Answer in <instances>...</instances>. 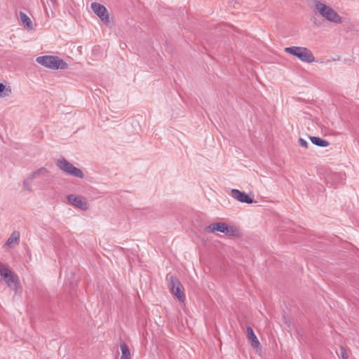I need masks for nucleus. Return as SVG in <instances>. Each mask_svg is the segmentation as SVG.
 I'll return each instance as SVG.
<instances>
[{"label":"nucleus","mask_w":359,"mask_h":359,"mask_svg":"<svg viewBox=\"0 0 359 359\" xmlns=\"http://www.w3.org/2000/svg\"><path fill=\"white\" fill-rule=\"evenodd\" d=\"M231 196L239 202L251 204L254 202L252 198L243 191L233 189L231 191Z\"/></svg>","instance_id":"9"},{"label":"nucleus","mask_w":359,"mask_h":359,"mask_svg":"<svg viewBox=\"0 0 359 359\" xmlns=\"http://www.w3.org/2000/svg\"><path fill=\"white\" fill-rule=\"evenodd\" d=\"M47 172V169L46 168H40L36 171L32 172L27 179L25 180L23 182L24 189L27 190L28 191H31L32 189L30 184L34 178H35L38 175L42 174L44 175Z\"/></svg>","instance_id":"10"},{"label":"nucleus","mask_w":359,"mask_h":359,"mask_svg":"<svg viewBox=\"0 0 359 359\" xmlns=\"http://www.w3.org/2000/svg\"><path fill=\"white\" fill-rule=\"evenodd\" d=\"M309 139L313 144L320 147H326L330 144L328 141L319 137L310 136Z\"/></svg>","instance_id":"13"},{"label":"nucleus","mask_w":359,"mask_h":359,"mask_svg":"<svg viewBox=\"0 0 359 359\" xmlns=\"http://www.w3.org/2000/svg\"><path fill=\"white\" fill-rule=\"evenodd\" d=\"M37 63L51 69H66L68 65L63 60L55 55H43L36 57Z\"/></svg>","instance_id":"2"},{"label":"nucleus","mask_w":359,"mask_h":359,"mask_svg":"<svg viewBox=\"0 0 359 359\" xmlns=\"http://www.w3.org/2000/svg\"><path fill=\"white\" fill-rule=\"evenodd\" d=\"M11 93V88H7L5 85L0 83V97H8Z\"/></svg>","instance_id":"18"},{"label":"nucleus","mask_w":359,"mask_h":359,"mask_svg":"<svg viewBox=\"0 0 359 359\" xmlns=\"http://www.w3.org/2000/svg\"><path fill=\"white\" fill-rule=\"evenodd\" d=\"M20 17L25 27H26L29 30L33 29V25L32 20L25 13L20 11Z\"/></svg>","instance_id":"14"},{"label":"nucleus","mask_w":359,"mask_h":359,"mask_svg":"<svg viewBox=\"0 0 359 359\" xmlns=\"http://www.w3.org/2000/svg\"><path fill=\"white\" fill-rule=\"evenodd\" d=\"M310 4L313 8V11L318 13L327 21L340 24L342 22L341 17L330 6L321 2L320 0H311Z\"/></svg>","instance_id":"1"},{"label":"nucleus","mask_w":359,"mask_h":359,"mask_svg":"<svg viewBox=\"0 0 359 359\" xmlns=\"http://www.w3.org/2000/svg\"><path fill=\"white\" fill-rule=\"evenodd\" d=\"M49 1H50L52 3V4H53V5L55 4V1H56V0H49Z\"/></svg>","instance_id":"21"},{"label":"nucleus","mask_w":359,"mask_h":359,"mask_svg":"<svg viewBox=\"0 0 359 359\" xmlns=\"http://www.w3.org/2000/svg\"><path fill=\"white\" fill-rule=\"evenodd\" d=\"M55 164L61 170L69 175L81 179L84 177V174L81 169L76 168L72 163L63 157L57 160Z\"/></svg>","instance_id":"5"},{"label":"nucleus","mask_w":359,"mask_h":359,"mask_svg":"<svg viewBox=\"0 0 359 359\" xmlns=\"http://www.w3.org/2000/svg\"><path fill=\"white\" fill-rule=\"evenodd\" d=\"M298 142H299V144L301 147H305V148L308 147V142L305 140H304L303 138H299V140H298Z\"/></svg>","instance_id":"20"},{"label":"nucleus","mask_w":359,"mask_h":359,"mask_svg":"<svg viewBox=\"0 0 359 359\" xmlns=\"http://www.w3.org/2000/svg\"><path fill=\"white\" fill-rule=\"evenodd\" d=\"M121 351V359H130V351L128 345L123 342L120 344Z\"/></svg>","instance_id":"15"},{"label":"nucleus","mask_w":359,"mask_h":359,"mask_svg":"<svg viewBox=\"0 0 359 359\" xmlns=\"http://www.w3.org/2000/svg\"><path fill=\"white\" fill-rule=\"evenodd\" d=\"M12 271L11 270L7 267L6 266L4 265L2 263L0 262V275L3 278V279H5L10 276L11 275Z\"/></svg>","instance_id":"17"},{"label":"nucleus","mask_w":359,"mask_h":359,"mask_svg":"<svg viewBox=\"0 0 359 359\" xmlns=\"http://www.w3.org/2000/svg\"><path fill=\"white\" fill-rule=\"evenodd\" d=\"M285 52L297 57L302 62L311 63L315 61V57L311 50L306 47L290 46L285 48Z\"/></svg>","instance_id":"3"},{"label":"nucleus","mask_w":359,"mask_h":359,"mask_svg":"<svg viewBox=\"0 0 359 359\" xmlns=\"http://www.w3.org/2000/svg\"><path fill=\"white\" fill-rule=\"evenodd\" d=\"M91 8L103 22L108 23L109 22L107 8L103 5L94 2L91 4Z\"/></svg>","instance_id":"8"},{"label":"nucleus","mask_w":359,"mask_h":359,"mask_svg":"<svg viewBox=\"0 0 359 359\" xmlns=\"http://www.w3.org/2000/svg\"><path fill=\"white\" fill-rule=\"evenodd\" d=\"M204 231L207 233H215L219 231L227 236H236L238 231L234 226H229L224 222H215L211 224L204 228Z\"/></svg>","instance_id":"4"},{"label":"nucleus","mask_w":359,"mask_h":359,"mask_svg":"<svg viewBox=\"0 0 359 359\" xmlns=\"http://www.w3.org/2000/svg\"><path fill=\"white\" fill-rule=\"evenodd\" d=\"M19 241L20 233L18 231H14L6 241V245L11 248L13 245L18 244Z\"/></svg>","instance_id":"12"},{"label":"nucleus","mask_w":359,"mask_h":359,"mask_svg":"<svg viewBox=\"0 0 359 359\" xmlns=\"http://www.w3.org/2000/svg\"><path fill=\"white\" fill-rule=\"evenodd\" d=\"M4 280L6 283L8 287H16V285L18 284V276L14 275L13 273H11L10 276L8 278L4 279Z\"/></svg>","instance_id":"16"},{"label":"nucleus","mask_w":359,"mask_h":359,"mask_svg":"<svg viewBox=\"0 0 359 359\" xmlns=\"http://www.w3.org/2000/svg\"><path fill=\"white\" fill-rule=\"evenodd\" d=\"M246 334L248 339L250 341V344L253 348H259L260 346V343L251 327H247Z\"/></svg>","instance_id":"11"},{"label":"nucleus","mask_w":359,"mask_h":359,"mask_svg":"<svg viewBox=\"0 0 359 359\" xmlns=\"http://www.w3.org/2000/svg\"><path fill=\"white\" fill-rule=\"evenodd\" d=\"M166 280L168 282V286L172 294H173L180 302H184L185 296L181 290V283L172 274H168L166 276Z\"/></svg>","instance_id":"6"},{"label":"nucleus","mask_w":359,"mask_h":359,"mask_svg":"<svg viewBox=\"0 0 359 359\" xmlns=\"http://www.w3.org/2000/svg\"><path fill=\"white\" fill-rule=\"evenodd\" d=\"M67 199L71 205L82 210H86L88 208V204L83 196L69 194L67 196Z\"/></svg>","instance_id":"7"},{"label":"nucleus","mask_w":359,"mask_h":359,"mask_svg":"<svg viewBox=\"0 0 359 359\" xmlns=\"http://www.w3.org/2000/svg\"><path fill=\"white\" fill-rule=\"evenodd\" d=\"M340 353L342 359H348V355L346 352V350L342 346L340 347Z\"/></svg>","instance_id":"19"}]
</instances>
